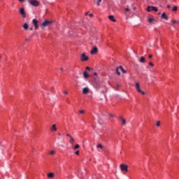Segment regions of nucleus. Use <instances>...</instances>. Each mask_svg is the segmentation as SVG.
<instances>
[{
    "instance_id": "f8f14e48",
    "label": "nucleus",
    "mask_w": 179,
    "mask_h": 179,
    "mask_svg": "<svg viewBox=\"0 0 179 179\" xmlns=\"http://www.w3.org/2000/svg\"><path fill=\"white\" fill-rule=\"evenodd\" d=\"M162 19H165V20H169V17L166 15V13L162 14Z\"/></svg>"
},
{
    "instance_id": "f3484780",
    "label": "nucleus",
    "mask_w": 179,
    "mask_h": 179,
    "mask_svg": "<svg viewBox=\"0 0 179 179\" xmlns=\"http://www.w3.org/2000/svg\"><path fill=\"white\" fill-rule=\"evenodd\" d=\"M55 176V174H54V173H50L48 174V178H54Z\"/></svg>"
},
{
    "instance_id": "2eb2a0df",
    "label": "nucleus",
    "mask_w": 179,
    "mask_h": 179,
    "mask_svg": "<svg viewBox=\"0 0 179 179\" xmlns=\"http://www.w3.org/2000/svg\"><path fill=\"white\" fill-rule=\"evenodd\" d=\"M89 76H90L89 75V73H87V71L83 72V77L85 78V79L89 78Z\"/></svg>"
},
{
    "instance_id": "a878e982",
    "label": "nucleus",
    "mask_w": 179,
    "mask_h": 179,
    "mask_svg": "<svg viewBox=\"0 0 179 179\" xmlns=\"http://www.w3.org/2000/svg\"><path fill=\"white\" fill-rule=\"evenodd\" d=\"M100 2H101V0H98V1L96 2L97 6H100Z\"/></svg>"
},
{
    "instance_id": "6ab92c4d",
    "label": "nucleus",
    "mask_w": 179,
    "mask_h": 179,
    "mask_svg": "<svg viewBox=\"0 0 179 179\" xmlns=\"http://www.w3.org/2000/svg\"><path fill=\"white\" fill-rule=\"evenodd\" d=\"M119 69H120V71H122L123 73H127V71H125L124 68H122V66H120Z\"/></svg>"
},
{
    "instance_id": "393cba45",
    "label": "nucleus",
    "mask_w": 179,
    "mask_h": 179,
    "mask_svg": "<svg viewBox=\"0 0 179 179\" xmlns=\"http://www.w3.org/2000/svg\"><path fill=\"white\" fill-rule=\"evenodd\" d=\"M177 9H178V7H177V6H174V7L173 8L172 10H173V12H176V10H177Z\"/></svg>"
},
{
    "instance_id": "9b49d317",
    "label": "nucleus",
    "mask_w": 179,
    "mask_h": 179,
    "mask_svg": "<svg viewBox=\"0 0 179 179\" xmlns=\"http://www.w3.org/2000/svg\"><path fill=\"white\" fill-rule=\"evenodd\" d=\"M138 61L139 62H141V64H145V62H146V59L145 57H141Z\"/></svg>"
},
{
    "instance_id": "5701e85b",
    "label": "nucleus",
    "mask_w": 179,
    "mask_h": 179,
    "mask_svg": "<svg viewBox=\"0 0 179 179\" xmlns=\"http://www.w3.org/2000/svg\"><path fill=\"white\" fill-rule=\"evenodd\" d=\"M96 148H99L100 149H103V145H101V144H99L97 146H96Z\"/></svg>"
},
{
    "instance_id": "f704fd0d",
    "label": "nucleus",
    "mask_w": 179,
    "mask_h": 179,
    "mask_svg": "<svg viewBox=\"0 0 179 179\" xmlns=\"http://www.w3.org/2000/svg\"><path fill=\"white\" fill-rule=\"evenodd\" d=\"M64 94H68V91H64Z\"/></svg>"
},
{
    "instance_id": "7ed1b4c3",
    "label": "nucleus",
    "mask_w": 179,
    "mask_h": 179,
    "mask_svg": "<svg viewBox=\"0 0 179 179\" xmlns=\"http://www.w3.org/2000/svg\"><path fill=\"white\" fill-rule=\"evenodd\" d=\"M29 3L33 6H38V5H40V2L37 0H31L29 1Z\"/></svg>"
},
{
    "instance_id": "09e8293b",
    "label": "nucleus",
    "mask_w": 179,
    "mask_h": 179,
    "mask_svg": "<svg viewBox=\"0 0 179 179\" xmlns=\"http://www.w3.org/2000/svg\"><path fill=\"white\" fill-rule=\"evenodd\" d=\"M85 15H87V13H85Z\"/></svg>"
},
{
    "instance_id": "bb28decb",
    "label": "nucleus",
    "mask_w": 179,
    "mask_h": 179,
    "mask_svg": "<svg viewBox=\"0 0 179 179\" xmlns=\"http://www.w3.org/2000/svg\"><path fill=\"white\" fill-rule=\"evenodd\" d=\"M31 37H33V35H31L29 38H27L25 40L26 41H30V38H31Z\"/></svg>"
},
{
    "instance_id": "412c9836",
    "label": "nucleus",
    "mask_w": 179,
    "mask_h": 179,
    "mask_svg": "<svg viewBox=\"0 0 179 179\" xmlns=\"http://www.w3.org/2000/svg\"><path fill=\"white\" fill-rule=\"evenodd\" d=\"M116 73L119 76L121 75V73L120 72V67L116 68Z\"/></svg>"
},
{
    "instance_id": "c03bdc74",
    "label": "nucleus",
    "mask_w": 179,
    "mask_h": 179,
    "mask_svg": "<svg viewBox=\"0 0 179 179\" xmlns=\"http://www.w3.org/2000/svg\"><path fill=\"white\" fill-rule=\"evenodd\" d=\"M110 117H114V115H113L110 114Z\"/></svg>"
},
{
    "instance_id": "79ce46f5",
    "label": "nucleus",
    "mask_w": 179,
    "mask_h": 179,
    "mask_svg": "<svg viewBox=\"0 0 179 179\" xmlns=\"http://www.w3.org/2000/svg\"><path fill=\"white\" fill-rule=\"evenodd\" d=\"M167 8H168V9H170V8H171L170 5H168Z\"/></svg>"
},
{
    "instance_id": "49530a36",
    "label": "nucleus",
    "mask_w": 179,
    "mask_h": 179,
    "mask_svg": "<svg viewBox=\"0 0 179 179\" xmlns=\"http://www.w3.org/2000/svg\"><path fill=\"white\" fill-rule=\"evenodd\" d=\"M58 135H59V136H61V134H60V133H59Z\"/></svg>"
},
{
    "instance_id": "a19ab883",
    "label": "nucleus",
    "mask_w": 179,
    "mask_h": 179,
    "mask_svg": "<svg viewBox=\"0 0 179 179\" xmlns=\"http://www.w3.org/2000/svg\"><path fill=\"white\" fill-rule=\"evenodd\" d=\"M152 55H150L148 56V58H152Z\"/></svg>"
},
{
    "instance_id": "e433bc0d",
    "label": "nucleus",
    "mask_w": 179,
    "mask_h": 179,
    "mask_svg": "<svg viewBox=\"0 0 179 179\" xmlns=\"http://www.w3.org/2000/svg\"><path fill=\"white\" fill-rule=\"evenodd\" d=\"M26 0H19L20 2H25Z\"/></svg>"
},
{
    "instance_id": "8fccbe9b",
    "label": "nucleus",
    "mask_w": 179,
    "mask_h": 179,
    "mask_svg": "<svg viewBox=\"0 0 179 179\" xmlns=\"http://www.w3.org/2000/svg\"><path fill=\"white\" fill-rule=\"evenodd\" d=\"M0 58H1V56H0Z\"/></svg>"
},
{
    "instance_id": "b1692460",
    "label": "nucleus",
    "mask_w": 179,
    "mask_h": 179,
    "mask_svg": "<svg viewBox=\"0 0 179 179\" xmlns=\"http://www.w3.org/2000/svg\"><path fill=\"white\" fill-rule=\"evenodd\" d=\"M79 148H80V146L78 144H76L74 147V149H79Z\"/></svg>"
},
{
    "instance_id": "dca6fc26",
    "label": "nucleus",
    "mask_w": 179,
    "mask_h": 179,
    "mask_svg": "<svg viewBox=\"0 0 179 179\" xmlns=\"http://www.w3.org/2000/svg\"><path fill=\"white\" fill-rule=\"evenodd\" d=\"M50 131H52V132L57 131V125L52 124V127L50 128Z\"/></svg>"
},
{
    "instance_id": "7c9ffc66",
    "label": "nucleus",
    "mask_w": 179,
    "mask_h": 179,
    "mask_svg": "<svg viewBox=\"0 0 179 179\" xmlns=\"http://www.w3.org/2000/svg\"><path fill=\"white\" fill-rule=\"evenodd\" d=\"M79 113H80V114H83V113H85V110H81L79 111Z\"/></svg>"
},
{
    "instance_id": "473e14b6",
    "label": "nucleus",
    "mask_w": 179,
    "mask_h": 179,
    "mask_svg": "<svg viewBox=\"0 0 179 179\" xmlns=\"http://www.w3.org/2000/svg\"><path fill=\"white\" fill-rule=\"evenodd\" d=\"M76 155H77V156H79V150H77V151L76 152Z\"/></svg>"
},
{
    "instance_id": "f03ea898",
    "label": "nucleus",
    "mask_w": 179,
    "mask_h": 179,
    "mask_svg": "<svg viewBox=\"0 0 179 179\" xmlns=\"http://www.w3.org/2000/svg\"><path fill=\"white\" fill-rule=\"evenodd\" d=\"M151 10H153L154 12H157V7L148 6L147 7V12H151Z\"/></svg>"
},
{
    "instance_id": "72a5a7b5",
    "label": "nucleus",
    "mask_w": 179,
    "mask_h": 179,
    "mask_svg": "<svg viewBox=\"0 0 179 179\" xmlns=\"http://www.w3.org/2000/svg\"><path fill=\"white\" fill-rule=\"evenodd\" d=\"M54 153H55V151H51L50 152V155H54Z\"/></svg>"
},
{
    "instance_id": "aec40b11",
    "label": "nucleus",
    "mask_w": 179,
    "mask_h": 179,
    "mask_svg": "<svg viewBox=\"0 0 179 179\" xmlns=\"http://www.w3.org/2000/svg\"><path fill=\"white\" fill-rule=\"evenodd\" d=\"M120 120L123 125H125V124H127V120H125V119H124L123 117H120Z\"/></svg>"
},
{
    "instance_id": "1a4fd4ad",
    "label": "nucleus",
    "mask_w": 179,
    "mask_h": 179,
    "mask_svg": "<svg viewBox=\"0 0 179 179\" xmlns=\"http://www.w3.org/2000/svg\"><path fill=\"white\" fill-rule=\"evenodd\" d=\"M89 59V57L86 56V54L83 53L81 55V61L85 62Z\"/></svg>"
},
{
    "instance_id": "ea45409f",
    "label": "nucleus",
    "mask_w": 179,
    "mask_h": 179,
    "mask_svg": "<svg viewBox=\"0 0 179 179\" xmlns=\"http://www.w3.org/2000/svg\"><path fill=\"white\" fill-rule=\"evenodd\" d=\"M94 76H97V73H94Z\"/></svg>"
},
{
    "instance_id": "de8ad7c7",
    "label": "nucleus",
    "mask_w": 179,
    "mask_h": 179,
    "mask_svg": "<svg viewBox=\"0 0 179 179\" xmlns=\"http://www.w3.org/2000/svg\"><path fill=\"white\" fill-rule=\"evenodd\" d=\"M117 87H120V85H117Z\"/></svg>"
},
{
    "instance_id": "20e7f679",
    "label": "nucleus",
    "mask_w": 179,
    "mask_h": 179,
    "mask_svg": "<svg viewBox=\"0 0 179 179\" xmlns=\"http://www.w3.org/2000/svg\"><path fill=\"white\" fill-rule=\"evenodd\" d=\"M51 23H52L51 21L49 20H45V22H43L41 24L42 27H47V26H50V24H51Z\"/></svg>"
},
{
    "instance_id": "c756f323",
    "label": "nucleus",
    "mask_w": 179,
    "mask_h": 179,
    "mask_svg": "<svg viewBox=\"0 0 179 179\" xmlns=\"http://www.w3.org/2000/svg\"><path fill=\"white\" fill-rule=\"evenodd\" d=\"M85 69H86L87 71H90V69H90V67L87 66V67L85 68Z\"/></svg>"
},
{
    "instance_id": "f257e3e1",
    "label": "nucleus",
    "mask_w": 179,
    "mask_h": 179,
    "mask_svg": "<svg viewBox=\"0 0 179 179\" xmlns=\"http://www.w3.org/2000/svg\"><path fill=\"white\" fill-rule=\"evenodd\" d=\"M135 87H136V90H137L138 93H141V94H143V96H145V92L142 91V90H141V86L139 85V83H136Z\"/></svg>"
},
{
    "instance_id": "39448f33",
    "label": "nucleus",
    "mask_w": 179,
    "mask_h": 179,
    "mask_svg": "<svg viewBox=\"0 0 179 179\" xmlns=\"http://www.w3.org/2000/svg\"><path fill=\"white\" fill-rule=\"evenodd\" d=\"M19 12L21 16H22V17H26V11L24 10V8H20Z\"/></svg>"
},
{
    "instance_id": "0eeeda50",
    "label": "nucleus",
    "mask_w": 179,
    "mask_h": 179,
    "mask_svg": "<svg viewBox=\"0 0 179 179\" xmlns=\"http://www.w3.org/2000/svg\"><path fill=\"white\" fill-rule=\"evenodd\" d=\"M97 52H99V49L95 46L92 49L90 54L94 55V54H97Z\"/></svg>"
},
{
    "instance_id": "c9c22d12",
    "label": "nucleus",
    "mask_w": 179,
    "mask_h": 179,
    "mask_svg": "<svg viewBox=\"0 0 179 179\" xmlns=\"http://www.w3.org/2000/svg\"><path fill=\"white\" fill-rule=\"evenodd\" d=\"M66 136H69V138H71L72 136H71L70 134H66Z\"/></svg>"
},
{
    "instance_id": "4468645a",
    "label": "nucleus",
    "mask_w": 179,
    "mask_h": 179,
    "mask_svg": "<svg viewBox=\"0 0 179 179\" xmlns=\"http://www.w3.org/2000/svg\"><path fill=\"white\" fill-rule=\"evenodd\" d=\"M178 23H179L178 20H173L171 21V26H174V24H178Z\"/></svg>"
},
{
    "instance_id": "c85d7f7f",
    "label": "nucleus",
    "mask_w": 179,
    "mask_h": 179,
    "mask_svg": "<svg viewBox=\"0 0 179 179\" xmlns=\"http://www.w3.org/2000/svg\"><path fill=\"white\" fill-rule=\"evenodd\" d=\"M156 125L157 127H160V121H157Z\"/></svg>"
},
{
    "instance_id": "cd10ccee",
    "label": "nucleus",
    "mask_w": 179,
    "mask_h": 179,
    "mask_svg": "<svg viewBox=\"0 0 179 179\" xmlns=\"http://www.w3.org/2000/svg\"><path fill=\"white\" fill-rule=\"evenodd\" d=\"M148 22L149 23H152L153 22V18H149Z\"/></svg>"
},
{
    "instance_id": "4be33fe9",
    "label": "nucleus",
    "mask_w": 179,
    "mask_h": 179,
    "mask_svg": "<svg viewBox=\"0 0 179 179\" xmlns=\"http://www.w3.org/2000/svg\"><path fill=\"white\" fill-rule=\"evenodd\" d=\"M73 142H75V139L73 138V137H70L69 143H73Z\"/></svg>"
},
{
    "instance_id": "4c0bfd02",
    "label": "nucleus",
    "mask_w": 179,
    "mask_h": 179,
    "mask_svg": "<svg viewBox=\"0 0 179 179\" xmlns=\"http://www.w3.org/2000/svg\"><path fill=\"white\" fill-rule=\"evenodd\" d=\"M126 11H127V12H129V8H126Z\"/></svg>"
},
{
    "instance_id": "ddd939ff",
    "label": "nucleus",
    "mask_w": 179,
    "mask_h": 179,
    "mask_svg": "<svg viewBox=\"0 0 179 179\" xmlns=\"http://www.w3.org/2000/svg\"><path fill=\"white\" fill-rule=\"evenodd\" d=\"M108 19L109 20H111V22H117V20H115L113 15H109Z\"/></svg>"
},
{
    "instance_id": "9d476101",
    "label": "nucleus",
    "mask_w": 179,
    "mask_h": 179,
    "mask_svg": "<svg viewBox=\"0 0 179 179\" xmlns=\"http://www.w3.org/2000/svg\"><path fill=\"white\" fill-rule=\"evenodd\" d=\"M90 92V90H89L88 87H85L83 89V94H87Z\"/></svg>"
},
{
    "instance_id": "423d86ee",
    "label": "nucleus",
    "mask_w": 179,
    "mask_h": 179,
    "mask_svg": "<svg viewBox=\"0 0 179 179\" xmlns=\"http://www.w3.org/2000/svg\"><path fill=\"white\" fill-rule=\"evenodd\" d=\"M32 23H33L34 26L35 27V30H37V29H38V21L36 19H33Z\"/></svg>"
},
{
    "instance_id": "6e6552de",
    "label": "nucleus",
    "mask_w": 179,
    "mask_h": 179,
    "mask_svg": "<svg viewBox=\"0 0 179 179\" xmlns=\"http://www.w3.org/2000/svg\"><path fill=\"white\" fill-rule=\"evenodd\" d=\"M120 169L122 171H128V166L126 164H120Z\"/></svg>"
},
{
    "instance_id": "37998d69",
    "label": "nucleus",
    "mask_w": 179,
    "mask_h": 179,
    "mask_svg": "<svg viewBox=\"0 0 179 179\" xmlns=\"http://www.w3.org/2000/svg\"><path fill=\"white\" fill-rule=\"evenodd\" d=\"M29 30H33V27L29 28Z\"/></svg>"
},
{
    "instance_id": "a18cd8bd",
    "label": "nucleus",
    "mask_w": 179,
    "mask_h": 179,
    "mask_svg": "<svg viewBox=\"0 0 179 179\" xmlns=\"http://www.w3.org/2000/svg\"><path fill=\"white\" fill-rule=\"evenodd\" d=\"M60 70H61V71H64V69H63V68H61Z\"/></svg>"
},
{
    "instance_id": "a211bd4d",
    "label": "nucleus",
    "mask_w": 179,
    "mask_h": 179,
    "mask_svg": "<svg viewBox=\"0 0 179 179\" xmlns=\"http://www.w3.org/2000/svg\"><path fill=\"white\" fill-rule=\"evenodd\" d=\"M23 29L24 30H27V29H29V24L24 23V25H23Z\"/></svg>"
},
{
    "instance_id": "2f4dec72",
    "label": "nucleus",
    "mask_w": 179,
    "mask_h": 179,
    "mask_svg": "<svg viewBox=\"0 0 179 179\" xmlns=\"http://www.w3.org/2000/svg\"><path fill=\"white\" fill-rule=\"evenodd\" d=\"M149 65H150V66H154L153 63H152V62H150V63H149Z\"/></svg>"
},
{
    "instance_id": "58836bf2",
    "label": "nucleus",
    "mask_w": 179,
    "mask_h": 179,
    "mask_svg": "<svg viewBox=\"0 0 179 179\" xmlns=\"http://www.w3.org/2000/svg\"><path fill=\"white\" fill-rule=\"evenodd\" d=\"M90 17H93V14H92V13L90 14Z\"/></svg>"
}]
</instances>
